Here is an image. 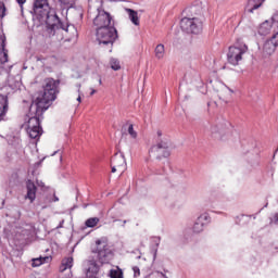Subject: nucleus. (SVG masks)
I'll list each match as a JSON object with an SVG mask.
<instances>
[{
  "label": "nucleus",
  "instance_id": "obj_1",
  "mask_svg": "<svg viewBox=\"0 0 278 278\" xmlns=\"http://www.w3.org/2000/svg\"><path fill=\"white\" fill-rule=\"evenodd\" d=\"M36 102H31L28 112V125L27 134L33 140H38L42 136V126L40 122L42 121V115L47 112V106H41Z\"/></svg>",
  "mask_w": 278,
  "mask_h": 278
},
{
  "label": "nucleus",
  "instance_id": "obj_2",
  "mask_svg": "<svg viewBox=\"0 0 278 278\" xmlns=\"http://www.w3.org/2000/svg\"><path fill=\"white\" fill-rule=\"evenodd\" d=\"M58 94H60V79L46 78L42 96L34 100L33 103L41 104L49 110L52 101L58 99Z\"/></svg>",
  "mask_w": 278,
  "mask_h": 278
},
{
  "label": "nucleus",
  "instance_id": "obj_3",
  "mask_svg": "<svg viewBox=\"0 0 278 278\" xmlns=\"http://www.w3.org/2000/svg\"><path fill=\"white\" fill-rule=\"evenodd\" d=\"M41 23H46L48 27V33L50 36H55L56 31L63 29V31H68V29H75V26H71L62 23L60 17H58V13H55V9H50L46 15H42L39 20Z\"/></svg>",
  "mask_w": 278,
  "mask_h": 278
},
{
  "label": "nucleus",
  "instance_id": "obj_4",
  "mask_svg": "<svg viewBox=\"0 0 278 278\" xmlns=\"http://www.w3.org/2000/svg\"><path fill=\"white\" fill-rule=\"evenodd\" d=\"M96 38L99 45H103V47H110L112 49L116 38H118V31H116L114 25L97 28Z\"/></svg>",
  "mask_w": 278,
  "mask_h": 278
},
{
  "label": "nucleus",
  "instance_id": "obj_5",
  "mask_svg": "<svg viewBox=\"0 0 278 278\" xmlns=\"http://www.w3.org/2000/svg\"><path fill=\"white\" fill-rule=\"evenodd\" d=\"M249 51V47L238 39L233 46H230L228 48V53H227V61L229 64H232V66H238L242 60V55Z\"/></svg>",
  "mask_w": 278,
  "mask_h": 278
},
{
  "label": "nucleus",
  "instance_id": "obj_6",
  "mask_svg": "<svg viewBox=\"0 0 278 278\" xmlns=\"http://www.w3.org/2000/svg\"><path fill=\"white\" fill-rule=\"evenodd\" d=\"M93 253H97V261L102 266L103 264H110V261L114 260V251H112V248L105 240L98 239L96 241V250Z\"/></svg>",
  "mask_w": 278,
  "mask_h": 278
},
{
  "label": "nucleus",
  "instance_id": "obj_7",
  "mask_svg": "<svg viewBox=\"0 0 278 278\" xmlns=\"http://www.w3.org/2000/svg\"><path fill=\"white\" fill-rule=\"evenodd\" d=\"M180 28L186 34H201L203 22L199 17H184L180 21Z\"/></svg>",
  "mask_w": 278,
  "mask_h": 278
},
{
  "label": "nucleus",
  "instance_id": "obj_8",
  "mask_svg": "<svg viewBox=\"0 0 278 278\" xmlns=\"http://www.w3.org/2000/svg\"><path fill=\"white\" fill-rule=\"evenodd\" d=\"M96 18H93V25L97 27V29H101L103 27H110L114 25L112 23V15L110 13L105 12L104 10H101V8H96Z\"/></svg>",
  "mask_w": 278,
  "mask_h": 278
},
{
  "label": "nucleus",
  "instance_id": "obj_9",
  "mask_svg": "<svg viewBox=\"0 0 278 278\" xmlns=\"http://www.w3.org/2000/svg\"><path fill=\"white\" fill-rule=\"evenodd\" d=\"M111 172L125 173L127 170V162L125 161V154L123 152H116L111 159Z\"/></svg>",
  "mask_w": 278,
  "mask_h": 278
},
{
  "label": "nucleus",
  "instance_id": "obj_10",
  "mask_svg": "<svg viewBox=\"0 0 278 278\" xmlns=\"http://www.w3.org/2000/svg\"><path fill=\"white\" fill-rule=\"evenodd\" d=\"M51 10L49 7V1L47 0H35L34 2V13L37 15V18L46 16L47 13Z\"/></svg>",
  "mask_w": 278,
  "mask_h": 278
},
{
  "label": "nucleus",
  "instance_id": "obj_11",
  "mask_svg": "<svg viewBox=\"0 0 278 278\" xmlns=\"http://www.w3.org/2000/svg\"><path fill=\"white\" fill-rule=\"evenodd\" d=\"M157 139L156 144L153 146V151H157V149H170V138L168 136H164L162 130H157L156 132Z\"/></svg>",
  "mask_w": 278,
  "mask_h": 278
},
{
  "label": "nucleus",
  "instance_id": "obj_12",
  "mask_svg": "<svg viewBox=\"0 0 278 278\" xmlns=\"http://www.w3.org/2000/svg\"><path fill=\"white\" fill-rule=\"evenodd\" d=\"M210 223V214L204 213L200 215L193 224L192 231L193 233H201L203 227Z\"/></svg>",
  "mask_w": 278,
  "mask_h": 278
},
{
  "label": "nucleus",
  "instance_id": "obj_13",
  "mask_svg": "<svg viewBox=\"0 0 278 278\" xmlns=\"http://www.w3.org/2000/svg\"><path fill=\"white\" fill-rule=\"evenodd\" d=\"M271 21H273V24H270V22H268V21H265L260 25V27H258L260 36H268V34H270V29H273V27H278V22H275V17H273Z\"/></svg>",
  "mask_w": 278,
  "mask_h": 278
},
{
  "label": "nucleus",
  "instance_id": "obj_14",
  "mask_svg": "<svg viewBox=\"0 0 278 278\" xmlns=\"http://www.w3.org/2000/svg\"><path fill=\"white\" fill-rule=\"evenodd\" d=\"M26 190H27V193L25 195V199H28L30 203H34V201H36V192L38 190V187H36V184H34V181L27 180Z\"/></svg>",
  "mask_w": 278,
  "mask_h": 278
},
{
  "label": "nucleus",
  "instance_id": "obj_15",
  "mask_svg": "<svg viewBox=\"0 0 278 278\" xmlns=\"http://www.w3.org/2000/svg\"><path fill=\"white\" fill-rule=\"evenodd\" d=\"M86 266H87V274H86L87 278L97 277L99 273V264H97V261L89 260L86 262Z\"/></svg>",
  "mask_w": 278,
  "mask_h": 278
},
{
  "label": "nucleus",
  "instance_id": "obj_16",
  "mask_svg": "<svg viewBox=\"0 0 278 278\" xmlns=\"http://www.w3.org/2000/svg\"><path fill=\"white\" fill-rule=\"evenodd\" d=\"M277 49V46L275 45V42H273V40L267 39L263 46V55L264 58H268L270 55H273V53H275Z\"/></svg>",
  "mask_w": 278,
  "mask_h": 278
},
{
  "label": "nucleus",
  "instance_id": "obj_17",
  "mask_svg": "<svg viewBox=\"0 0 278 278\" xmlns=\"http://www.w3.org/2000/svg\"><path fill=\"white\" fill-rule=\"evenodd\" d=\"M150 152L153 153L156 156V160H162V157H169L170 156V150L164 149V148H156V150H153V146L150 149Z\"/></svg>",
  "mask_w": 278,
  "mask_h": 278
},
{
  "label": "nucleus",
  "instance_id": "obj_18",
  "mask_svg": "<svg viewBox=\"0 0 278 278\" xmlns=\"http://www.w3.org/2000/svg\"><path fill=\"white\" fill-rule=\"evenodd\" d=\"M264 1L266 0H248V12L253 14L255 10H260L264 5Z\"/></svg>",
  "mask_w": 278,
  "mask_h": 278
},
{
  "label": "nucleus",
  "instance_id": "obj_19",
  "mask_svg": "<svg viewBox=\"0 0 278 278\" xmlns=\"http://www.w3.org/2000/svg\"><path fill=\"white\" fill-rule=\"evenodd\" d=\"M8 112V98L3 94H0V121H3Z\"/></svg>",
  "mask_w": 278,
  "mask_h": 278
},
{
  "label": "nucleus",
  "instance_id": "obj_20",
  "mask_svg": "<svg viewBox=\"0 0 278 278\" xmlns=\"http://www.w3.org/2000/svg\"><path fill=\"white\" fill-rule=\"evenodd\" d=\"M126 12L132 24H135L136 26L140 25V17H138L137 11H134V9H126Z\"/></svg>",
  "mask_w": 278,
  "mask_h": 278
},
{
  "label": "nucleus",
  "instance_id": "obj_21",
  "mask_svg": "<svg viewBox=\"0 0 278 278\" xmlns=\"http://www.w3.org/2000/svg\"><path fill=\"white\" fill-rule=\"evenodd\" d=\"M154 53H155V58H156L157 60L164 59V55H165V53H166V50H165V48H164V45L159 43V45L155 47Z\"/></svg>",
  "mask_w": 278,
  "mask_h": 278
},
{
  "label": "nucleus",
  "instance_id": "obj_22",
  "mask_svg": "<svg viewBox=\"0 0 278 278\" xmlns=\"http://www.w3.org/2000/svg\"><path fill=\"white\" fill-rule=\"evenodd\" d=\"M99 217H90L85 222L86 227L92 228V227H97V225H99Z\"/></svg>",
  "mask_w": 278,
  "mask_h": 278
},
{
  "label": "nucleus",
  "instance_id": "obj_23",
  "mask_svg": "<svg viewBox=\"0 0 278 278\" xmlns=\"http://www.w3.org/2000/svg\"><path fill=\"white\" fill-rule=\"evenodd\" d=\"M109 276L111 278H123V269L118 267L116 269H111Z\"/></svg>",
  "mask_w": 278,
  "mask_h": 278
},
{
  "label": "nucleus",
  "instance_id": "obj_24",
  "mask_svg": "<svg viewBox=\"0 0 278 278\" xmlns=\"http://www.w3.org/2000/svg\"><path fill=\"white\" fill-rule=\"evenodd\" d=\"M47 260H49V257L33 258V264H31L33 268L42 266V264H45V262H47Z\"/></svg>",
  "mask_w": 278,
  "mask_h": 278
},
{
  "label": "nucleus",
  "instance_id": "obj_25",
  "mask_svg": "<svg viewBox=\"0 0 278 278\" xmlns=\"http://www.w3.org/2000/svg\"><path fill=\"white\" fill-rule=\"evenodd\" d=\"M189 12L194 14V16H200V14H203V9L201 5H193L189 9Z\"/></svg>",
  "mask_w": 278,
  "mask_h": 278
},
{
  "label": "nucleus",
  "instance_id": "obj_26",
  "mask_svg": "<svg viewBox=\"0 0 278 278\" xmlns=\"http://www.w3.org/2000/svg\"><path fill=\"white\" fill-rule=\"evenodd\" d=\"M0 49L2 50L4 62H8V49H5V37H2Z\"/></svg>",
  "mask_w": 278,
  "mask_h": 278
},
{
  "label": "nucleus",
  "instance_id": "obj_27",
  "mask_svg": "<svg viewBox=\"0 0 278 278\" xmlns=\"http://www.w3.org/2000/svg\"><path fill=\"white\" fill-rule=\"evenodd\" d=\"M110 64L113 71H121V62L117 59H111Z\"/></svg>",
  "mask_w": 278,
  "mask_h": 278
},
{
  "label": "nucleus",
  "instance_id": "obj_28",
  "mask_svg": "<svg viewBox=\"0 0 278 278\" xmlns=\"http://www.w3.org/2000/svg\"><path fill=\"white\" fill-rule=\"evenodd\" d=\"M128 134L130 138H132V140H136L138 138V132L136 131V129H134V124H129Z\"/></svg>",
  "mask_w": 278,
  "mask_h": 278
},
{
  "label": "nucleus",
  "instance_id": "obj_29",
  "mask_svg": "<svg viewBox=\"0 0 278 278\" xmlns=\"http://www.w3.org/2000/svg\"><path fill=\"white\" fill-rule=\"evenodd\" d=\"M3 16H5V4L0 2V18H3Z\"/></svg>",
  "mask_w": 278,
  "mask_h": 278
},
{
  "label": "nucleus",
  "instance_id": "obj_30",
  "mask_svg": "<svg viewBox=\"0 0 278 278\" xmlns=\"http://www.w3.org/2000/svg\"><path fill=\"white\" fill-rule=\"evenodd\" d=\"M63 5H71V0H59Z\"/></svg>",
  "mask_w": 278,
  "mask_h": 278
},
{
  "label": "nucleus",
  "instance_id": "obj_31",
  "mask_svg": "<svg viewBox=\"0 0 278 278\" xmlns=\"http://www.w3.org/2000/svg\"><path fill=\"white\" fill-rule=\"evenodd\" d=\"M93 12H94V9L92 7H90L88 10V16H90V18H92Z\"/></svg>",
  "mask_w": 278,
  "mask_h": 278
},
{
  "label": "nucleus",
  "instance_id": "obj_32",
  "mask_svg": "<svg viewBox=\"0 0 278 278\" xmlns=\"http://www.w3.org/2000/svg\"><path fill=\"white\" fill-rule=\"evenodd\" d=\"M37 186L39 188H45V182H42V180H37Z\"/></svg>",
  "mask_w": 278,
  "mask_h": 278
},
{
  "label": "nucleus",
  "instance_id": "obj_33",
  "mask_svg": "<svg viewBox=\"0 0 278 278\" xmlns=\"http://www.w3.org/2000/svg\"><path fill=\"white\" fill-rule=\"evenodd\" d=\"M20 5H23L27 0H16Z\"/></svg>",
  "mask_w": 278,
  "mask_h": 278
},
{
  "label": "nucleus",
  "instance_id": "obj_34",
  "mask_svg": "<svg viewBox=\"0 0 278 278\" xmlns=\"http://www.w3.org/2000/svg\"><path fill=\"white\" fill-rule=\"evenodd\" d=\"M274 220H275V223H278V213H275Z\"/></svg>",
  "mask_w": 278,
  "mask_h": 278
},
{
  "label": "nucleus",
  "instance_id": "obj_35",
  "mask_svg": "<svg viewBox=\"0 0 278 278\" xmlns=\"http://www.w3.org/2000/svg\"><path fill=\"white\" fill-rule=\"evenodd\" d=\"M134 270H135V275H136V273H138V275H140V269L138 267H134Z\"/></svg>",
  "mask_w": 278,
  "mask_h": 278
},
{
  "label": "nucleus",
  "instance_id": "obj_36",
  "mask_svg": "<svg viewBox=\"0 0 278 278\" xmlns=\"http://www.w3.org/2000/svg\"><path fill=\"white\" fill-rule=\"evenodd\" d=\"M77 101L78 103H81V96H78Z\"/></svg>",
  "mask_w": 278,
  "mask_h": 278
},
{
  "label": "nucleus",
  "instance_id": "obj_37",
  "mask_svg": "<svg viewBox=\"0 0 278 278\" xmlns=\"http://www.w3.org/2000/svg\"><path fill=\"white\" fill-rule=\"evenodd\" d=\"M97 92V90H92L91 92H90V96L92 97V94H94Z\"/></svg>",
  "mask_w": 278,
  "mask_h": 278
},
{
  "label": "nucleus",
  "instance_id": "obj_38",
  "mask_svg": "<svg viewBox=\"0 0 278 278\" xmlns=\"http://www.w3.org/2000/svg\"><path fill=\"white\" fill-rule=\"evenodd\" d=\"M162 277L164 278H168V276H166L164 273H161Z\"/></svg>",
  "mask_w": 278,
  "mask_h": 278
},
{
  "label": "nucleus",
  "instance_id": "obj_39",
  "mask_svg": "<svg viewBox=\"0 0 278 278\" xmlns=\"http://www.w3.org/2000/svg\"><path fill=\"white\" fill-rule=\"evenodd\" d=\"M54 201H60V199L56 195H54Z\"/></svg>",
  "mask_w": 278,
  "mask_h": 278
},
{
  "label": "nucleus",
  "instance_id": "obj_40",
  "mask_svg": "<svg viewBox=\"0 0 278 278\" xmlns=\"http://www.w3.org/2000/svg\"><path fill=\"white\" fill-rule=\"evenodd\" d=\"M156 255H157V250H155V252H154V257H156Z\"/></svg>",
  "mask_w": 278,
  "mask_h": 278
}]
</instances>
